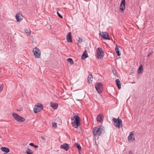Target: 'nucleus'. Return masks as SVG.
I'll list each match as a JSON object with an SVG mask.
<instances>
[{
  "label": "nucleus",
  "instance_id": "nucleus-6",
  "mask_svg": "<svg viewBox=\"0 0 154 154\" xmlns=\"http://www.w3.org/2000/svg\"><path fill=\"white\" fill-rule=\"evenodd\" d=\"M33 52L36 58H39L41 56V51L38 48L35 47L33 48Z\"/></svg>",
  "mask_w": 154,
  "mask_h": 154
},
{
  "label": "nucleus",
  "instance_id": "nucleus-11",
  "mask_svg": "<svg viewBox=\"0 0 154 154\" xmlns=\"http://www.w3.org/2000/svg\"><path fill=\"white\" fill-rule=\"evenodd\" d=\"M125 0H122L120 5V8L122 11H123L125 8Z\"/></svg>",
  "mask_w": 154,
  "mask_h": 154
},
{
  "label": "nucleus",
  "instance_id": "nucleus-25",
  "mask_svg": "<svg viewBox=\"0 0 154 154\" xmlns=\"http://www.w3.org/2000/svg\"><path fill=\"white\" fill-rule=\"evenodd\" d=\"M24 30L26 33L28 34L29 35H30L31 34V33L30 31V30H28L26 28L24 29Z\"/></svg>",
  "mask_w": 154,
  "mask_h": 154
},
{
  "label": "nucleus",
  "instance_id": "nucleus-16",
  "mask_svg": "<svg viewBox=\"0 0 154 154\" xmlns=\"http://www.w3.org/2000/svg\"><path fill=\"white\" fill-rule=\"evenodd\" d=\"M103 116L100 114L97 116L96 119L99 122H101L103 121Z\"/></svg>",
  "mask_w": 154,
  "mask_h": 154
},
{
  "label": "nucleus",
  "instance_id": "nucleus-37",
  "mask_svg": "<svg viewBox=\"0 0 154 154\" xmlns=\"http://www.w3.org/2000/svg\"><path fill=\"white\" fill-rule=\"evenodd\" d=\"M75 144H77V145H78L79 144L78 143H76Z\"/></svg>",
  "mask_w": 154,
  "mask_h": 154
},
{
  "label": "nucleus",
  "instance_id": "nucleus-36",
  "mask_svg": "<svg viewBox=\"0 0 154 154\" xmlns=\"http://www.w3.org/2000/svg\"><path fill=\"white\" fill-rule=\"evenodd\" d=\"M63 144H65V145H66V144H68L66 143H64Z\"/></svg>",
  "mask_w": 154,
  "mask_h": 154
},
{
  "label": "nucleus",
  "instance_id": "nucleus-1",
  "mask_svg": "<svg viewBox=\"0 0 154 154\" xmlns=\"http://www.w3.org/2000/svg\"><path fill=\"white\" fill-rule=\"evenodd\" d=\"M71 119L73 126L75 128H77L80 125L81 121L79 116L78 115H75Z\"/></svg>",
  "mask_w": 154,
  "mask_h": 154
},
{
  "label": "nucleus",
  "instance_id": "nucleus-9",
  "mask_svg": "<svg viewBox=\"0 0 154 154\" xmlns=\"http://www.w3.org/2000/svg\"><path fill=\"white\" fill-rule=\"evenodd\" d=\"M101 36L106 40H110L109 35L106 32H102L100 34Z\"/></svg>",
  "mask_w": 154,
  "mask_h": 154
},
{
  "label": "nucleus",
  "instance_id": "nucleus-38",
  "mask_svg": "<svg viewBox=\"0 0 154 154\" xmlns=\"http://www.w3.org/2000/svg\"><path fill=\"white\" fill-rule=\"evenodd\" d=\"M79 153L80 154H81V153L80 151H79Z\"/></svg>",
  "mask_w": 154,
  "mask_h": 154
},
{
  "label": "nucleus",
  "instance_id": "nucleus-21",
  "mask_svg": "<svg viewBox=\"0 0 154 154\" xmlns=\"http://www.w3.org/2000/svg\"><path fill=\"white\" fill-rule=\"evenodd\" d=\"M93 78L92 76L91 75H89L88 78V81L89 83H91L92 82V80L91 79Z\"/></svg>",
  "mask_w": 154,
  "mask_h": 154
},
{
  "label": "nucleus",
  "instance_id": "nucleus-23",
  "mask_svg": "<svg viewBox=\"0 0 154 154\" xmlns=\"http://www.w3.org/2000/svg\"><path fill=\"white\" fill-rule=\"evenodd\" d=\"M143 70V67L142 65H141L138 69V74H140L142 72Z\"/></svg>",
  "mask_w": 154,
  "mask_h": 154
},
{
  "label": "nucleus",
  "instance_id": "nucleus-10",
  "mask_svg": "<svg viewBox=\"0 0 154 154\" xmlns=\"http://www.w3.org/2000/svg\"><path fill=\"white\" fill-rule=\"evenodd\" d=\"M15 17L17 22H20L23 19V16L21 14L17 13L15 15Z\"/></svg>",
  "mask_w": 154,
  "mask_h": 154
},
{
  "label": "nucleus",
  "instance_id": "nucleus-19",
  "mask_svg": "<svg viewBox=\"0 0 154 154\" xmlns=\"http://www.w3.org/2000/svg\"><path fill=\"white\" fill-rule=\"evenodd\" d=\"M119 47L117 45H116V47H115V50L116 52V53L118 56H119L121 55V53L119 51Z\"/></svg>",
  "mask_w": 154,
  "mask_h": 154
},
{
  "label": "nucleus",
  "instance_id": "nucleus-27",
  "mask_svg": "<svg viewBox=\"0 0 154 154\" xmlns=\"http://www.w3.org/2000/svg\"><path fill=\"white\" fill-rule=\"evenodd\" d=\"M52 126L53 128H55L57 127V124L56 123L54 122L52 123Z\"/></svg>",
  "mask_w": 154,
  "mask_h": 154
},
{
  "label": "nucleus",
  "instance_id": "nucleus-18",
  "mask_svg": "<svg viewBox=\"0 0 154 154\" xmlns=\"http://www.w3.org/2000/svg\"><path fill=\"white\" fill-rule=\"evenodd\" d=\"M116 85L119 89H120L121 88V82L119 79H117L116 80Z\"/></svg>",
  "mask_w": 154,
  "mask_h": 154
},
{
  "label": "nucleus",
  "instance_id": "nucleus-39",
  "mask_svg": "<svg viewBox=\"0 0 154 154\" xmlns=\"http://www.w3.org/2000/svg\"><path fill=\"white\" fill-rule=\"evenodd\" d=\"M4 154H6V153H4Z\"/></svg>",
  "mask_w": 154,
  "mask_h": 154
},
{
  "label": "nucleus",
  "instance_id": "nucleus-33",
  "mask_svg": "<svg viewBox=\"0 0 154 154\" xmlns=\"http://www.w3.org/2000/svg\"><path fill=\"white\" fill-rule=\"evenodd\" d=\"M31 146H33L35 148L38 147V146L37 145H30Z\"/></svg>",
  "mask_w": 154,
  "mask_h": 154
},
{
  "label": "nucleus",
  "instance_id": "nucleus-12",
  "mask_svg": "<svg viewBox=\"0 0 154 154\" xmlns=\"http://www.w3.org/2000/svg\"><path fill=\"white\" fill-rule=\"evenodd\" d=\"M71 33L70 32H69L66 35V38L67 42H72L71 36Z\"/></svg>",
  "mask_w": 154,
  "mask_h": 154
},
{
  "label": "nucleus",
  "instance_id": "nucleus-13",
  "mask_svg": "<svg viewBox=\"0 0 154 154\" xmlns=\"http://www.w3.org/2000/svg\"><path fill=\"white\" fill-rule=\"evenodd\" d=\"M128 139L129 141H132L134 140L135 139L134 138V134L132 132L130 133Z\"/></svg>",
  "mask_w": 154,
  "mask_h": 154
},
{
  "label": "nucleus",
  "instance_id": "nucleus-31",
  "mask_svg": "<svg viewBox=\"0 0 154 154\" xmlns=\"http://www.w3.org/2000/svg\"><path fill=\"white\" fill-rule=\"evenodd\" d=\"M152 53H153L152 51H150V52H149L148 54V57H149L150 56V55H151Z\"/></svg>",
  "mask_w": 154,
  "mask_h": 154
},
{
  "label": "nucleus",
  "instance_id": "nucleus-26",
  "mask_svg": "<svg viewBox=\"0 0 154 154\" xmlns=\"http://www.w3.org/2000/svg\"><path fill=\"white\" fill-rule=\"evenodd\" d=\"M3 87L4 85L3 84H0V93L3 90Z\"/></svg>",
  "mask_w": 154,
  "mask_h": 154
},
{
  "label": "nucleus",
  "instance_id": "nucleus-32",
  "mask_svg": "<svg viewBox=\"0 0 154 154\" xmlns=\"http://www.w3.org/2000/svg\"><path fill=\"white\" fill-rule=\"evenodd\" d=\"M134 73V70H132L131 71V72H130V74L131 75H132Z\"/></svg>",
  "mask_w": 154,
  "mask_h": 154
},
{
  "label": "nucleus",
  "instance_id": "nucleus-30",
  "mask_svg": "<svg viewBox=\"0 0 154 154\" xmlns=\"http://www.w3.org/2000/svg\"><path fill=\"white\" fill-rule=\"evenodd\" d=\"M57 15H58V17H59L60 18H63V17H62V16L61 15L58 11L57 12Z\"/></svg>",
  "mask_w": 154,
  "mask_h": 154
},
{
  "label": "nucleus",
  "instance_id": "nucleus-8",
  "mask_svg": "<svg viewBox=\"0 0 154 154\" xmlns=\"http://www.w3.org/2000/svg\"><path fill=\"white\" fill-rule=\"evenodd\" d=\"M97 57L98 59L101 58L104 55V54L102 51L101 48L99 47L97 49Z\"/></svg>",
  "mask_w": 154,
  "mask_h": 154
},
{
  "label": "nucleus",
  "instance_id": "nucleus-7",
  "mask_svg": "<svg viewBox=\"0 0 154 154\" xmlns=\"http://www.w3.org/2000/svg\"><path fill=\"white\" fill-rule=\"evenodd\" d=\"M102 84L100 82L97 83L95 86L96 90L99 93L102 92Z\"/></svg>",
  "mask_w": 154,
  "mask_h": 154
},
{
  "label": "nucleus",
  "instance_id": "nucleus-24",
  "mask_svg": "<svg viewBox=\"0 0 154 154\" xmlns=\"http://www.w3.org/2000/svg\"><path fill=\"white\" fill-rule=\"evenodd\" d=\"M67 61L71 65L73 64L74 62L72 58H69L67 59Z\"/></svg>",
  "mask_w": 154,
  "mask_h": 154
},
{
  "label": "nucleus",
  "instance_id": "nucleus-29",
  "mask_svg": "<svg viewBox=\"0 0 154 154\" xmlns=\"http://www.w3.org/2000/svg\"><path fill=\"white\" fill-rule=\"evenodd\" d=\"M82 37H79V39L78 40V41L79 43H81L82 42Z\"/></svg>",
  "mask_w": 154,
  "mask_h": 154
},
{
  "label": "nucleus",
  "instance_id": "nucleus-15",
  "mask_svg": "<svg viewBox=\"0 0 154 154\" xmlns=\"http://www.w3.org/2000/svg\"><path fill=\"white\" fill-rule=\"evenodd\" d=\"M0 149L2 151L6 153H8L10 151L9 149L5 147H2Z\"/></svg>",
  "mask_w": 154,
  "mask_h": 154
},
{
  "label": "nucleus",
  "instance_id": "nucleus-5",
  "mask_svg": "<svg viewBox=\"0 0 154 154\" xmlns=\"http://www.w3.org/2000/svg\"><path fill=\"white\" fill-rule=\"evenodd\" d=\"M43 109V106L42 105L41 103H38L35 105L33 111L35 113H37Z\"/></svg>",
  "mask_w": 154,
  "mask_h": 154
},
{
  "label": "nucleus",
  "instance_id": "nucleus-2",
  "mask_svg": "<svg viewBox=\"0 0 154 154\" xmlns=\"http://www.w3.org/2000/svg\"><path fill=\"white\" fill-rule=\"evenodd\" d=\"M114 125L117 128L119 129L122 126V120L118 118L117 119L116 118L113 119Z\"/></svg>",
  "mask_w": 154,
  "mask_h": 154
},
{
  "label": "nucleus",
  "instance_id": "nucleus-17",
  "mask_svg": "<svg viewBox=\"0 0 154 154\" xmlns=\"http://www.w3.org/2000/svg\"><path fill=\"white\" fill-rule=\"evenodd\" d=\"M58 106V105L57 103H54L52 102L51 103V107L54 109H57Z\"/></svg>",
  "mask_w": 154,
  "mask_h": 154
},
{
  "label": "nucleus",
  "instance_id": "nucleus-20",
  "mask_svg": "<svg viewBox=\"0 0 154 154\" xmlns=\"http://www.w3.org/2000/svg\"><path fill=\"white\" fill-rule=\"evenodd\" d=\"M60 148L67 151L69 148V145H61Z\"/></svg>",
  "mask_w": 154,
  "mask_h": 154
},
{
  "label": "nucleus",
  "instance_id": "nucleus-14",
  "mask_svg": "<svg viewBox=\"0 0 154 154\" xmlns=\"http://www.w3.org/2000/svg\"><path fill=\"white\" fill-rule=\"evenodd\" d=\"M88 57V55L87 51L86 50H85L82 54V59L84 60Z\"/></svg>",
  "mask_w": 154,
  "mask_h": 154
},
{
  "label": "nucleus",
  "instance_id": "nucleus-35",
  "mask_svg": "<svg viewBox=\"0 0 154 154\" xmlns=\"http://www.w3.org/2000/svg\"><path fill=\"white\" fill-rule=\"evenodd\" d=\"M29 144H34L33 143H30Z\"/></svg>",
  "mask_w": 154,
  "mask_h": 154
},
{
  "label": "nucleus",
  "instance_id": "nucleus-4",
  "mask_svg": "<svg viewBox=\"0 0 154 154\" xmlns=\"http://www.w3.org/2000/svg\"><path fill=\"white\" fill-rule=\"evenodd\" d=\"M14 118L17 121L20 122H23L25 121V119L15 113H13L12 114Z\"/></svg>",
  "mask_w": 154,
  "mask_h": 154
},
{
  "label": "nucleus",
  "instance_id": "nucleus-22",
  "mask_svg": "<svg viewBox=\"0 0 154 154\" xmlns=\"http://www.w3.org/2000/svg\"><path fill=\"white\" fill-rule=\"evenodd\" d=\"M26 152L27 154H32V150L29 148H27L26 150Z\"/></svg>",
  "mask_w": 154,
  "mask_h": 154
},
{
  "label": "nucleus",
  "instance_id": "nucleus-3",
  "mask_svg": "<svg viewBox=\"0 0 154 154\" xmlns=\"http://www.w3.org/2000/svg\"><path fill=\"white\" fill-rule=\"evenodd\" d=\"M102 131V126H98L95 128L93 131V134L94 136H98L100 135Z\"/></svg>",
  "mask_w": 154,
  "mask_h": 154
},
{
  "label": "nucleus",
  "instance_id": "nucleus-34",
  "mask_svg": "<svg viewBox=\"0 0 154 154\" xmlns=\"http://www.w3.org/2000/svg\"><path fill=\"white\" fill-rule=\"evenodd\" d=\"M41 138L42 139V140H45V137L43 136H42L41 137Z\"/></svg>",
  "mask_w": 154,
  "mask_h": 154
},
{
  "label": "nucleus",
  "instance_id": "nucleus-28",
  "mask_svg": "<svg viewBox=\"0 0 154 154\" xmlns=\"http://www.w3.org/2000/svg\"><path fill=\"white\" fill-rule=\"evenodd\" d=\"M76 147L78 149H79V151H80L81 149V147L80 146V145H76Z\"/></svg>",
  "mask_w": 154,
  "mask_h": 154
}]
</instances>
